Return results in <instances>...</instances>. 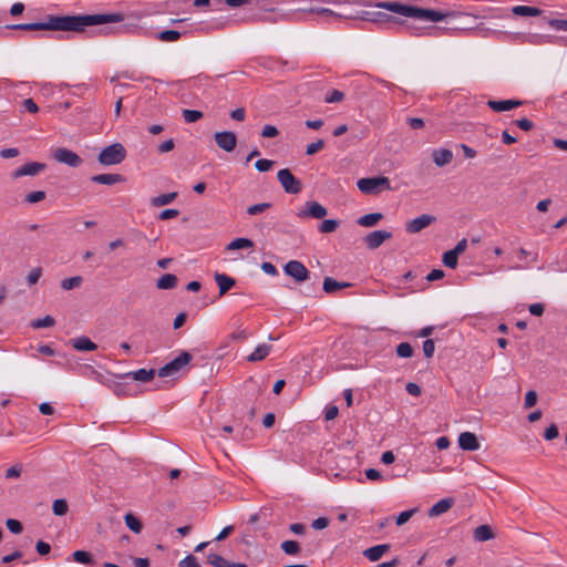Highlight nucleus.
Segmentation results:
<instances>
[{
	"label": "nucleus",
	"instance_id": "nucleus-1",
	"mask_svg": "<svg viewBox=\"0 0 567 567\" xmlns=\"http://www.w3.org/2000/svg\"><path fill=\"white\" fill-rule=\"evenodd\" d=\"M122 13H97L78 16L49 14L44 21L7 25L11 30L24 31H64L82 33L87 27L104 25L123 21Z\"/></svg>",
	"mask_w": 567,
	"mask_h": 567
},
{
	"label": "nucleus",
	"instance_id": "nucleus-2",
	"mask_svg": "<svg viewBox=\"0 0 567 567\" xmlns=\"http://www.w3.org/2000/svg\"><path fill=\"white\" fill-rule=\"evenodd\" d=\"M392 14H399L402 17H405L413 22H421V21H431V22H437L442 21L449 16H451L450 12H443L440 10L434 9H423L419 8L412 4L402 3L400 1L392 0Z\"/></svg>",
	"mask_w": 567,
	"mask_h": 567
},
{
	"label": "nucleus",
	"instance_id": "nucleus-3",
	"mask_svg": "<svg viewBox=\"0 0 567 567\" xmlns=\"http://www.w3.org/2000/svg\"><path fill=\"white\" fill-rule=\"evenodd\" d=\"M127 155L126 148L121 143H113L104 147L97 155V161L103 166L121 164Z\"/></svg>",
	"mask_w": 567,
	"mask_h": 567
},
{
	"label": "nucleus",
	"instance_id": "nucleus-4",
	"mask_svg": "<svg viewBox=\"0 0 567 567\" xmlns=\"http://www.w3.org/2000/svg\"><path fill=\"white\" fill-rule=\"evenodd\" d=\"M326 2L332 3V4H339V6L350 4V6L360 7V9L348 8V7L340 8V10H337L338 21H340L342 19H346V20L361 19V10H362L361 7H367V6L371 7V4H369L364 0H326Z\"/></svg>",
	"mask_w": 567,
	"mask_h": 567
},
{
	"label": "nucleus",
	"instance_id": "nucleus-5",
	"mask_svg": "<svg viewBox=\"0 0 567 567\" xmlns=\"http://www.w3.org/2000/svg\"><path fill=\"white\" fill-rule=\"evenodd\" d=\"M190 360L192 354L187 351H182L179 355L158 370V377L168 378L176 375Z\"/></svg>",
	"mask_w": 567,
	"mask_h": 567
},
{
	"label": "nucleus",
	"instance_id": "nucleus-6",
	"mask_svg": "<svg viewBox=\"0 0 567 567\" xmlns=\"http://www.w3.org/2000/svg\"><path fill=\"white\" fill-rule=\"evenodd\" d=\"M359 190L367 195H375L385 186L389 187V178L384 176L360 178L357 183Z\"/></svg>",
	"mask_w": 567,
	"mask_h": 567
},
{
	"label": "nucleus",
	"instance_id": "nucleus-7",
	"mask_svg": "<svg viewBox=\"0 0 567 567\" xmlns=\"http://www.w3.org/2000/svg\"><path fill=\"white\" fill-rule=\"evenodd\" d=\"M277 178L284 190L288 194H299L302 189L301 181L295 177L288 168L278 171Z\"/></svg>",
	"mask_w": 567,
	"mask_h": 567
},
{
	"label": "nucleus",
	"instance_id": "nucleus-8",
	"mask_svg": "<svg viewBox=\"0 0 567 567\" xmlns=\"http://www.w3.org/2000/svg\"><path fill=\"white\" fill-rule=\"evenodd\" d=\"M298 12L302 13H310L316 16L313 19L318 23H333L338 22L337 18V10H332L329 8L323 7H309V8H301L297 10Z\"/></svg>",
	"mask_w": 567,
	"mask_h": 567
},
{
	"label": "nucleus",
	"instance_id": "nucleus-9",
	"mask_svg": "<svg viewBox=\"0 0 567 567\" xmlns=\"http://www.w3.org/2000/svg\"><path fill=\"white\" fill-rule=\"evenodd\" d=\"M328 214L327 208L316 200L306 202L305 206L298 210L297 216L300 219L315 218L321 219Z\"/></svg>",
	"mask_w": 567,
	"mask_h": 567
},
{
	"label": "nucleus",
	"instance_id": "nucleus-10",
	"mask_svg": "<svg viewBox=\"0 0 567 567\" xmlns=\"http://www.w3.org/2000/svg\"><path fill=\"white\" fill-rule=\"evenodd\" d=\"M53 158L73 168L81 166L83 163V159L75 152L64 147L56 148L53 153Z\"/></svg>",
	"mask_w": 567,
	"mask_h": 567
},
{
	"label": "nucleus",
	"instance_id": "nucleus-11",
	"mask_svg": "<svg viewBox=\"0 0 567 567\" xmlns=\"http://www.w3.org/2000/svg\"><path fill=\"white\" fill-rule=\"evenodd\" d=\"M287 276L293 278L297 282L306 281L309 278V270L298 260H290L284 266Z\"/></svg>",
	"mask_w": 567,
	"mask_h": 567
},
{
	"label": "nucleus",
	"instance_id": "nucleus-12",
	"mask_svg": "<svg viewBox=\"0 0 567 567\" xmlns=\"http://www.w3.org/2000/svg\"><path fill=\"white\" fill-rule=\"evenodd\" d=\"M47 165L44 163L39 162H29L17 169H14L11 174L12 178L18 179L23 176H37L45 169Z\"/></svg>",
	"mask_w": 567,
	"mask_h": 567
},
{
	"label": "nucleus",
	"instance_id": "nucleus-13",
	"mask_svg": "<svg viewBox=\"0 0 567 567\" xmlns=\"http://www.w3.org/2000/svg\"><path fill=\"white\" fill-rule=\"evenodd\" d=\"M436 220V217L429 214H422L406 223L405 229L409 234H416Z\"/></svg>",
	"mask_w": 567,
	"mask_h": 567
},
{
	"label": "nucleus",
	"instance_id": "nucleus-14",
	"mask_svg": "<svg viewBox=\"0 0 567 567\" xmlns=\"http://www.w3.org/2000/svg\"><path fill=\"white\" fill-rule=\"evenodd\" d=\"M215 142L225 152H233L237 145V136L231 131L217 132L215 134Z\"/></svg>",
	"mask_w": 567,
	"mask_h": 567
},
{
	"label": "nucleus",
	"instance_id": "nucleus-15",
	"mask_svg": "<svg viewBox=\"0 0 567 567\" xmlns=\"http://www.w3.org/2000/svg\"><path fill=\"white\" fill-rule=\"evenodd\" d=\"M389 238H390V231L374 230V231L369 233L364 237L363 241L369 249H377Z\"/></svg>",
	"mask_w": 567,
	"mask_h": 567
},
{
	"label": "nucleus",
	"instance_id": "nucleus-16",
	"mask_svg": "<svg viewBox=\"0 0 567 567\" xmlns=\"http://www.w3.org/2000/svg\"><path fill=\"white\" fill-rule=\"evenodd\" d=\"M523 104L519 100H502V101H495V100H488L487 106L494 111V112H505L513 109H516Z\"/></svg>",
	"mask_w": 567,
	"mask_h": 567
},
{
	"label": "nucleus",
	"instance_id": "nucleus-17",
	"mask_svg": "<svg viewBox=\"0 0 567 567\" xmlns=\"http://www.w3.org/2000/svg\"><path fill=\"white\" fill-rule=\"evenodd\" d=\"M458 445L464 451H477L480 450V443L477 437L472 432H463L458 436Z\"/></svg>",
	"mask_w": 567,
	"mask_h": 567
},
{
	"label": "nucleus",
	"instance_id": "nucleus-18",
	"mask_svg": "<svg viewBox=\"0 0 567 567\" xmlns=\"http://www.w3.org/2000/svg\"><path fill=\"white\" fill-rule=\"evenodd\" d=\"M99 381L103 384H107L114 392L116 396H132L135 392L133 391V386L130 383L125 382H112L107 383L100 375Z\"/></svg>",
	"mask_w": 567,
	"mask_h": 567
},
{
	"label": "nucleus",
	"instance_id": "nucleus-19",
	"mask_svg": "<svg viewBox=\"0 0 567 567\" xmlns=\"http://www.w3.org/2000/svg\"><path fill=\"white\" fill-rule=\"evenodd\" d=\"M155 375V370L154 369H150V370H146V369H140V370H136V371H131V372H127V373H124V374H121L118 375L120 379H127V378H131L135 381H141V382H148L151 381Z\"/></svg>",
	"mask_w": 567,
	"mask_h": 567
},
{
	"label": "nucleus",
	"instance_id": "nucleus-20",
	"mask_svg": "<svg viewBox=\"0 0 567 567\" xmlns=\"http://www.w3.org/2000/svg\"><path fill=\"white\" fill-rule=\"evenodd\" d=\"M364 21H371L379 24H385L390 22V16L380 11L374 10H361V19Z\"/></svg>",
	"mask_w": 567,
	"mask_h": 567
},
{
	"label": "nucleus",
	"instance_id": "nucleus-21",
	"mask_svg": "<svg viewBox=\"0 0 567 567\" xmlns=\"http://www.w3.org/2000/svg\"><path fill=\"white\" fill-rule=\"evenodd\" d=\"M214 278L219 289V296H224L236 285V280L226 274L216 272Z\"/></svg>",
	"mask_w": 567,
	"mask_h": 567
},
{
	"label": "nucleus",
	"instance_id": "nucleus-22",
	"mask_svg": "<svg viewBox=\"0 0 567 567\" xmlns=\"http://www.w3.org/2000/svg\"><path fill=\"white\" fill-rule=\"evenodd\" d=\"M124 181L125 178L121 174H97L91 177V182L101 185H114Z\"/></svg>",
	"mask_w": 567,
	"mask_h": 567
},
{
	"label": "nucleus",
	"instance_id": "nucleus-23",
	"mask_svg": "<svg viewBox=\"0 0 567 567\" xmlns=\"http://www.w3.org/2000/svg\"><path fill=\"white\" fill-rule=\"evenodd\" d=\"M432 157L436 166L443 167L452 162L453 153L447 148H436L433 150Z\"/></svg>",
	"mask_w": 567,
	"mask_h": 567
},
{
	"label": "nucleus",
	"instance_id": "nucleus-24",
	"mask_svg": "<svg viewBox=\"0 0 567 567\" xmlns=\"http://www.w3.org/2000/svg\"><path fill=\"white\" fill-rule=\"evenodd\" d=\"M70 343L78 351H94L97 349V344L85 336L71 339Z\"/></svg>",
	"mask_w": 567,
	"mask_h": 567
},
{
	"label": "nucleus",
	"instance_id": "nucleus-25",
	"mask_svg": "<svg viewBox=\"0 0 567 567\" xmlns=\"http://www.w3.org/2000/svg\"><path fill=\"white\" fill-rule=\"evenodd\" d=\"M390 549L389 544H381L373 547H370L363 551L364 557L370 559L371 561L379 560L384 553H386Z\"/></svg>",
	"mask_w": 567,
	"mask_h": 567
},
{
	"label": "nucleus",
	"instance_id": "nucleus-26",
	"mask_svg": "<svg viewBox=\"0 0 567 567\" xmlns=\"http://www.w3.org/2000/svg\"><path fill=\"white\" fill-rule=\"evenodd\" d=\"M271 351V346L267 343H261L256 347V349L247 357L249 362H258L262 361Z\"/></svg>",
	"mask_w": 567,
	"mask_h": 567
},
{
	"label": "nucleus",
	"instance_id": "nucleus-27",
	"mask_svg": "<svg viewBox=\"0 0 567 567\" xmlns=\"http://www.w3.org/2000/svg\"><path fill=\"white\" fill-rule=\"evenodd\" d=\"M453 505L452 498H443L435 503L429 511V516L435 517L446 513Z\"/></svg>",
	"mask_w": 567,
	"mask_h": 567
},
{
	"label": "nucleus",
	"instance_id": "nucleus-28",
	"mask_svg": "<svg viewBox=\"0 0 567 567\" xmlns=\"http://www.w3.org/2000/svg\"><path fill=\"white\" fill-rule=\"evenodd\" d=\"M473 537L476 542H486L495 537L488 525H480L474 529Z\"/></svg>",
	"mask_w": 567,
	"mask_h": 567
},
{
	"label": "nucleus",
	"instance_id": "nucleus-29",
	"mask_svg": "<svg viewBox=\"0 0 567 567\" xmlns=\"http://www.w3.org/2000/svg\"><path fill=\"white\" fill-rule=\"evenodd\" d=\"M72 557H73L74 561L90 566V567H94L96 564V561L93 558V555L85 550H75L72 554Z\"/></svg>",
	"mask_w": 567,
	"mask_h": 567
},
{
	"label": "nucleus",
	"instance_id": "nucleus-30",
	"mask_svg": "<svg viewBox=\"0 0 567 567\" xmlns=\"http://www.w3.org/2000/svg\"><path fill=\"white\" fill-rule=\"evenodd\" d=\"M349 286H350L349 282H340V281L334 280L331 277H326L323 280L322 288H323L324 292L332 293V292H336L337 290L347 288Z\"/></svg>",
	"mask_w": 567,
	"mask_h": 567
},
{
	"label": "nucleus",
	"instance_id": "nucleus-31",
	"mask_svg": "<svg viewBox=\"0 0 567 567\" xmlns=\"http://www.w3.org/2000/svg\"><path fill=\"white\" fill-rule=\"evenodd\" d=\"M383 218V215L381 213H371L361 216L357 223L358 225L362 227H373L375 226L381 219Z\"/></svg>",
	"mask_w": 567,
	"mask_h": 567
},
{
	"label": "nucleus",
	"instance_id": "nucleus-32",
	"mask_svg": "<svg viewBox=\"0 0 567 567\" xmlns=\"http://www.w3.org/2000/svg\"><path fill=\"white\" fill-rule=\"evenodd\" d=\"M512 12L515 16H519V17H536L542 13V10L536 7L515 6V7H513Z\"/></svg>",
	"mask_w": 567,
	"mask_h": 567
},
{
	"label": "nucleus",
	"instance_id": "nucleus-33",
	"mask_svg": "<svg viewBox=\"0 0 567 567\" xmlns=\"http://www.w3.org/2000/svg\"><path fill=\"white\" fill-rule=\"evenodd\" d=\"M176 197H177V193L176 192H172V193H167V194H162V195L152 197L151 198V205L154 206V207H162V206L168 205L172 202H174Z\"/></svg>",
	"mask_w": 567,
	"mask_h": 567
},
{
	"label": "nucleus",
	"instance_id": "nucleus-34",
	"mask_svg": "<svg viewBox=\"0 0 567 567\" xmlns=\"http://www.w3.org/2000/svg\"><path fill=\"white\" fill-rule=\"evenodd\" d=\"M182 38V32L177 30H164L155 34V39L162 42H176Z\"/></svg>",
	"mask_w": 567,
	"mask_h": 567
},
{
	"label": "nucleus",
	"instance_id": "nucleus-35",
	"mask_svg": "<svg viewBox=\"0 0 567 567\" xmlns=\"http://www.w3.org/2000/svg\"><path fill=\"white\" fill-rule=\"evenodd\" d=\"M252 247H254V241L251 239L240 237V238H236V239L231 240L227 245L226 249L227 250H237V249H246V248H252Z\"/></svg>",
	"mask_w": 567,
	"mask_h": 567
},
{
	"label": "nucleus",
	"instance_id": "nucleus-36",
	"mask_svg": "<svg viewBox=\"0 0 567 567\" xmlns=\"http://www.w3.org/2000/svg\"><path fill=\"white\" fill-rule=\"evenodd\" d=\"M177 285V277L173 274H166L157 280L158 289H173Z\"/></svg>",
	"mask_w": 567,
	"mask_h": 567
},
{
	"label": "nucleus",
	"instance_id": "nucleus-37",
	"mask_svg": "<svg viewBox=\"0 0 567 567\" xmlns=\"http://www.w3.org/2000/svg\"><path fill=\"white\" fill-rule=\"evenodd\" d=\"M124 520H125L126 526L135 534H138L142 532L143 525H142L141 520L137 517H135L133 514L127 513L124 516Z\"/></svg>",
	"mask_w": 567,
	"mask_h": 567
},
{
	"label": "nucleus",
	"instance_id": "nucleus-38",
	"mask_svg": "<svg viewBox=\"0 0 567 567\" xmlns=\"http://www.w3.org/2000/svg\"><path fill=\"white\" fill-rule=\"evenodd\" d=\"M280 548L287 555L296 556L300 553L301 548L296 540H285L281 543Z\"/></svg>",
	"mask_w": 567,
	"mask_h": 567
},
{
	"label": "nucleus",
	"instance_id": "nucleus-39",
	"mask_svg": "<svg viewBox=\"0 0 567 567\" xmlns=\"http://www.w3.org/2000/svg\"><path fill=\"white\" fill-rule=\"evenodd\" d=\"M55 324V320L52 316L48 315L43 318L35 319L31 322L33 329L49 328Z\"/></svg>",
	"mask_w": 567,
	"mask_h": 567
},
{
	"label": "nucleus",
	"instance_id": "nucleus-40",
	"mask_svg": "<svg viewBox=\"0 0 567 567\" xmlns=\"http://www.w3.org/2000/svg\"><path fill=\"white\" fill-rule=\"evenodd\" d=\"M82 282L83 278L81 276L70 277L61 281V288L63 290H72L80 287Z\"/></svg>",
	"mask_w": 567,
	"mask_h": 567
},
{
	"label": "nucleus",
	"instance_id": "nucleus-41",
	"mask_svg": "<svg viewBox=\"0 0 567 567\" xmlns=\"http://www.w3.org/2000/svg\"><path fill=\"white\" fill-rule=\"evenodd\" d=\"M410 28L412 29V32L415 35H422V34L436 35L440 31L439 28L432 27V25H425V27L410 25Z\"/></svg>",
	"mask_w": 567,
	"mask_h": 567
},
{
	"label": "nucleus",
	"instance_id": "nucleus-42",
	"mask_svg": "<svg viewBox=\"0 0 567 567\" xmlns=\"http://www.w3.org/2000/svg\"><path fill=\"white\" fill-rule=\"evenodd\" d=\"M458 256L451 249L443 254V264L451 269L457 267Z\"/></svg>",
	"mask_w": 567,
	"mask_h": 567
},
{
	"label": "nucleus",
	"instance_id": "nucleus-43",
	"mask_svg": "<svg viewBox=\"0 0 567 567\" xmlns=\"http://www.w3.org/2000/svg\"><path fill=\"white\" fill-rule=\"evenodd\" d=\"M69 506L65 499L59 498L53 502L52 511L56 516H63L68 513Z\"/></svg>",
	"mask_w": 567,
	"mask_h": 567
},
{
	"label": "nucleus",
	"instance_id": "nucleus-44",
	"mask_svg": "<svg viewBox=\"0 0 567 567\" xmlns=\"http://www.w3.org/2000/svg\"><path fill=\"white\" fill-rule=\"evenodd\" d=\"M339 226V221L336 219H324L320 226L319 231L323 234L333 233Z\"/></svg>",
	"mask_w": 567,
	"mask_h": 567
},
{
	"label": "nucleus",
	"instance_id": "nucleus-45",
	"mask_svg": "<svg viewBox=\"0 0 567 567\" xmlns=\"http://www.w3.org/2000/svg\"><path fill=\"white\" fill-rule=\"evenodd\" d=\"M227 561L223 556L215 553H209L207 556V563L214 567H226Z\"/></svg>",
	"mask_w": 567,
	"mask_h": 567
},
{
	"label": "nucleus",
	"instance_id": "nucleus-46",
	"mask_svg": "<svg viewBox=\"0 0 567 567\" xmlns=\"http://www.w3.org/2000/svg\"><path fill=\"white\" fill-rule=\"evenodd\" d=\"M183 117L186 123H194L203 117V112L197 110H183Z\"/></svg>",
	"mask_w": 567,
	"mask_h": 567
},
{
	"label": "nucleus",
	"instance_id": "nucleus-47",
	"mask_svg": "<svg viewBox=\"0 0 567 567\" xmlns=\"http://www.w3.org/2000/svg\"><path fill=\"white\" fill-rule=\"evenodd\" d=\"M396 353L401 358H410L413 354V348L409 342H402L396 347Z\"/></svg>",
	"mask_w": 567,
	"mask_h": 567
},
{
	"label": "nucleus",
	"instance_id": "nucleus-48",
	"mask_svg": "<svg viewBox=\"0 0 567 567\" xmlns=\"http://www.w3.org/2000/svg\"><path fill=\"white\" fill-rule=\"evenodd\" d=\"M416 512H417V508H411V509L402 512L395 518L396 525L398 526L404 525L413 516V514L416 513Z\"/></svg>",
	"mask_w": 567,
	"mask_h": 567
},
{
	"label": "nucleus",
	"instance_id": "nucleus-49",
	"mask_svg": "<svg viewBox=\"0 0 567 567\" xmlns=\"http://www.w3.org/2000/svg\"><path fill=\"white\" fill-rule=\"evenodd\" d=\"M45 196H47L45 192H43V190L31 192L25 196V202L28 204H35V203L43 200L45 198Z\"/></svg>",
	"mask_w": 567,
	"mask_h": 567
},
{
	"label": "nucleus",
	"instance_id": "nucleus-50",
	"mask_svg": "<svg viewBox=\"0 0 567 567\" xmlns=\"http://www.w3.org/2000/svg\"><path fill=\"white\" fill-rule=\"evenodd\" d=\"M275 162L271 159L261 158L255 163V167L258 172L264 173L272 168Z\"/></svg>",
	"mask_w": 567,
	"mask_h": 567
},
{
	"label": "nucleus",
	"instance_id": "nucleus-51",
	"mask_svg": "<svg viewBox=\"0 0 567 567\" xmlns=\"http://www.w3.org/2000/svg\"><path fill=\"white\" fill-rule=\"evenodd\" d=\"M271 206L270 203H260V204H255V205H251L247 208V213L249 215H258V214H261L264 213L265 210H267L269 207Z\"/></svg>",
	"mask_w": 567,
	"mask_h": 567
},
{
	"label": "nucleus",
	"instance_id": "nucleus-52",
	"mask_svg": "<svg viewBox=\"0 0 567 567\" xmlns=\"http://www.w3.org/2000/svg\"><path fill=\"white\" fill-rule=\"evenodd\" d=\"M344 97V94L339 90H332L330 93H328L324 97L326 103H337L341 102Z\"/></svg>",
	"mask_w": 567,
	"mask_h": 567
},
{
	"label": "nucleus",
	"instance_id": "nucleus-53",
	"mask_svg": "<svg viewBox=\"0 0 567 567\" xmlns=\"http://www.w3.org/2000/svg\"><path fill=\"white\" fill-rule=\"evenodd\" d=\"M41 275H42V269H41L40 267H37V268L32 269V270L28 274V276H27V282H28V285H29V286H33V285H35V284L39 281V279H40Z\"/></svg>",
	"mask_w": 567,
	"mask_h": 567
},
{
	"label": "nucleus",
	"instance_id": "nucleus-54",
	"mask_svg": "<svg viewBox=\"0 0 567 567\" xmlns=\"http://www.w3.org/2000/svg\"><path fill=\"white\" fill-rule=\"evenodd\" d=\"M8 529L13 534H20L23 530L22 524L13 518H9L6 522Z\"/></svg>",
	"mask_w": 567,
	"mask_h": 567
},
{
	"label": "nucleus",
	"instance_id": "nucleus-55",
	"mask_svg": "<svg viewBox=\"0 0 567 567\" xmlns=\"http://www.w3.org/2000/svg\"><path fill=\"white\" fill-rule=\"evenodd\" d=\"M324 146L323 140H318L317 142L310 143L307 145L306 154L307 155H313L321 151Z\"/></svg>",
	"mask_w": 567,
	"mask_h": 567
},
{
	"label": "nucleus",
	"instance_id": "nucleus-56",
	"mask_svg": "<svg viewBox=\"0 0 567 567\" xmlns=\"http://www.w3.org/2000/svg\"><path fill=\"white\" fill-rule=\"evenodd\" d=\"M175 147V141L173 138L166 140L157 146V153L165 154L173 151Z\"/></svg>",
	"mask_w": 567,
	"mask_h": 567
},
{
	"label": "nucleus",
	"instance_id": "nucleus-57",
	"mask_svg": "<svg viewBox=\"0 0 567 567\" xmlns=\"http://www.w3.org/2000/svg\"><path fill=\"white\" fill-rule=\"evenodd\" d=\"M434 351H435L434 341L432 339H426L423 342V353H424L425 358H427V359L432 358L434 354Z\"/></svg>",
	"mask_w": 567,
	"mask_h": 567
},
{
	"label": "nucleus",
	"instance_id": "nucleus-58",
	"mask_svg": "<svg viewBox=\"0 0 567 567\" xmlns=\"http://www.w3.org/2000/svg\"><path fill=\"white\" fill-rule=\"evenodd\" d=\"M278 135H279V131L276 126L267 124L262 127V131H261L262 137L272 138Z\"/></svg>",
	"mask_w": 567,
	"mask_h": 567
},
{
	"label": "nucleus",
	"instance_id": "nucleus-59",
	"mask_svg": "<svg viewBox=\"0 0 567 567\" xmlns=\"http://www.w3.org/2000/svg\"><path fill=\"white\" fill-rule=\"evenodd\" d=\"M179 567H200L197 558L193 555H187L179 561Z\"/></svg>",
	"mask_w": 567,
	"mask_h": 567
},
{
	"label": "nucleus",
	"instance_id": "nucleus-60",
	"mask_svg": "<svg viewBox=\"0 0 567 567\" xmlns=\"http://www.w3.org/2000/svg\"><path fill=\"white\" fill-rule=\"evenodd\" d=\"M179 215V210L178 209H175V208H167V209H164L161 212L158 218L161 220H167V219H172V218H175Z\"/></svg>",
	"mask_w": 567,
	"mask_h": 567
},
{
	"label": "nucleus",
	"instance_id": "nucleus-61",
	"mask_svg": "<svg viewBox=\"0 0 567 567\" xmlns=\"http://www.w3.org/2000/svg\"><path fill=\"white\" fill-rule=\"evenodd\" d=\"M559 432H558V427L556 424H550L546 430H545V433H544V437L547 440V441H551L554 439H556L558 436Z\"/></svg>",
	"mask_w": 567,
	"mask_h": 567
},
{
	"label": "nucleus",
	"instance_id": "nucleus-62",
	"mask_svg": "<svg viewBox=\"0 0 567 567\" xmlns=\"http://www.w3.org/2000/svg\"><path fill=\"white\" fill-rule=\"evenodd\" d=\"M537 402V393L535 391H528L525 395V402H524V406L525 409H529L532 406H534Z\"/></svg>",
	"mask_w": 567,
	"mask_h": 567
},
{
	"label": "nucleus",
	"instance_id": "nucleus-63",
	"mask_svg": "<svg viewBox=\"0 0 567 567\" xmlns=\"http://www.w3.org/2000/svg\"><path fill=\"white\" fill-rule=\"evenodd\" d=\"M21 472H22V465L16 464L7 470L6 478H17L21 475Z\"/></svg>",
	"mask_w": 567,
	"mask_h": 567
},
{
	"label": "nucleus",
	"instance_id": "nucleus-64",
	"mask_svg": "<svg viewBox=\"0 0 567 567\" xmlns=\"http://www.w3.org/2000/svg\"><path fill=\"white\" fill-rule=\"evenodd\" d=\"M549 25L556 30L567 31V20L563 19H551L549 20Z\"/></svg>",
	"mask_w": 567,
	"mask_h": 567
}]
</instances>
